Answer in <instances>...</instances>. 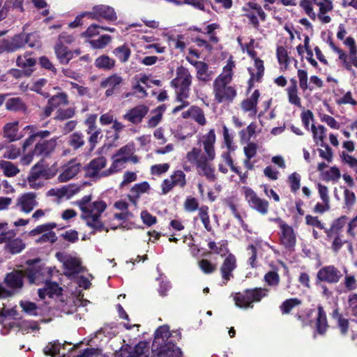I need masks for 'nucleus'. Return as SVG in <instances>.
<instances>
[{
  "label": "nucleus",
  "instance_id": "nucleus-1",
  "mask_svg": "<svg viewBox=\"0 0 357 357\" xmlns=\"http://www.w3.org/2000/svg\"><path fill=\"white\" fill-rule=\"evenodd\" d=\"M91 199V195H85L75 203L82 212L80 218L86 225L95 229H101L103 224L100 217L107 208V204L102 200L92 202Z\"/></svg>",
  "mask_w": 357,
  "mask_h": 357
},
{
  "label": "nucleus",
  "instance_id": "nucleus-2",
  "mask_svg": "<svg viewBox=\"0 0 357 357\" xmlns=\"http://www.w3.org/2000/svg\"><path fill=\"white\" fill-rule=\"evenodd\" d=\"M233 61H228L223 68L222 72L214 80L213 84V93L215 100L220 103L231 102L236 96V89L230 85L233 77Z\"/></svg>",
  "mask_w": 357,
  "mask_h": 357
},
{
  "label": "nucleus",
  "instance_id": "nucleus-3",
  "mask_svg": "<svg viewBox=\"0 0 357 357\" xmlns=\"http://www.w3.org/2000/svg\"><path fill=\"white\" fill-rule=\"evenodd\" d=\"M185 159L187 162L196 166L199 175L204 176L208 180L213 181L216 179L215 169L209 163L208 156L202 153L199 148H193L187 153Z\"/></svg>",
  "mask_w": 357,
  "mask_h": 357
},
{
  "label": "nucleus",
  "instance_id": "nucleus-4",
  "mask_svg": "<svg viewBox=\"0 0 357 357\" xmlns=\"http://www.w3.org/2000/svg\"><path fill=\"white\" fill-rule=\"evenodd\" d=\"M268 294L267 289L255 288L243 292L235 293L233 296L235 305L241 308H252L254 302H259Z\"/></svg>",
  "mask_w": 357,
  "mask_h": 357
},
{
  "label": "nucleus",
  "instance_id": "nucleus-5",
  "mask_svg": "<svg viewBox=\"0 0 357 357\" xmlns=\"http://www.w3.org/2000/svg\"><path fill=\"white\" fill-rule=\"evenodd\" d=\"M172 85L176 89L177 100L182 101L189 96L192 76L189 70L183 66L176 69V77L172 81Z\"/></svg>",
  "mask_w": 357,
  "mask_h": 357
},
{
  "label": "nucleus",
  "instance_id": "nucleus-6",
  "mask_svg": "<svg viewBox=\"0 0 357 357\" xmlns=\"http://www.w3.org/2000/svg\"><path fill=\"white\" fill-rule=\"evenodd\" d=\"M24 273L22 271H13L6 275L4 282L10 289H6L0 286V298L9 297L14 294L16 290L23 287Z\"/></svg>",
  "mask_w": 357,
  "mask_h": 357
},
{
  "label": "nucleus",
  "instance_id": "nucleus-7",
  "mask_svg": "<svg viewBox=\"0 0 357 357\" xmlns=\"http://www.w3.org/2000/svg\"><path fill=\"white\" fill-rule=\"evenodd\" d=\"M56 256L62 263L66 275L70 277L84 271L79 258L66 253H56Z\"/></svg>",
  "mask_w": 357,
  "mask_h": 357
},
{
  "label": "nucleus",
  "instance_id": "nucleus-8",
  "mask_svg": "<svg viewBox=\"0 0 357 357\" xmlns=\"http://www.w3.org/2000/svg\"><path fill=\"white\" fill-rule=\"evenodd\" d=\"M243 10L245 12L244 15L249 20L252 26L259 30L260 25L257 15L261 21H265L266 18V15L261 6L255 2L250 1L243 6Z\"/></svg>",
  "mask_w": 357,
  "mask_h": 357
},
{
  "label": "nucleus",
  "instance_id": "nucleus-9",
  "mask_svg": "<svg viewBox=\"0 0 357 357\" xmlns=\"http://www.w3.org/2000/svg\"><path fill=\"white\" fill-rule=\"evenodd\" d=\"M56 227L54 222H49L37 226L30 231V236H36L43 234L41 236L36 240L38 243H54L57 240L55 232L52 231Z\"/></svg>",
  "mask_w": 357,
  "mask_h": 357
},
{
  "label": "nucleus",
  "instance_id": "nucleus-10",
  "mask_svg": "<svg viewBox=\"0 0 357 357\" xmlns=\"http://www.w3.org/2000/svg\"><path fill=\"white\" fill-rule=\"evenodd\" d=\"M38 206L37 195L35 192H25L16 199L15 207L21 212L29 214Z\"/></svg>",
  "mask_w": 357,
  "mask_h": 357
},
{
  "label": "nucleus",
  "instance_id": "nucleus-11",
  "mask_svg": "<svg viewBox=\"0 0 357 357\" xmlns=\"http://www.w3.org/2000/svg\"><path fill=\"white\" fill-rule=\"evenodd\" d=\"M341 277L340 271L333 265L322 267L317 274V280L329 284L337 283Z\"/></svg>",
  "mask_w": 357,
  "mask_h": 357
},
{
  "label": "nucleus",
  "instance_id": "nucleus-12",
  "mask_svg": "<svg viewBox=\"0 0 357 357\" xmlns=\"http://www.w3.org/2000/svg\"><path fill=\"white\" fill-rule=\"evenodd\" d=\"M244 195L246 201L250 206L261 214H266L268 212V203L264 199H260L256 193L249 188H244Z\"/></svg>",
  "mask_w": 357,
  "mask_h": 357
},
{
  "label": "nucleus",
  "instance_id": "nucleus-13",
  "mask_svg": "<svg viewBox=\"0 0 357 357\" xmlns=\"http://www.w3.org/2000/svg\"><path fill=\"white\" fill-rule=\"evenodd\" d=\"M216 136L215 130L211 129L206 134L203 135L198 140L203 146L204 156H208L210 160H214L215 158V143Z\"/></svg>",
  "mask_w": 357,
  "mask_h": 357
},
{
  "label": "nucleus",
  "instance_id": "nucleus-14",
  "mask_svg": "<svg viewBox=\"0 0 357 357\" xmlns=\"http://www.w3.org/2000/svg\"><path fill=\"white\" fill-rule=\"evenodd\" d=\"M236 259L233 254H229L220 266L222 285H225L233 277V271L236 268Z\"/></svg>",
  "mask_w": 357,
  "mask_h": 357
},
{
  "label": "nucleus",
  "instance_id": "nucleus-15",
  "mask_svg": "<svg viewBox=\"0 0 357 357\" xmlns=\"http://www.w3.org/2000/svg\"><path fill=\"white\" fill-rule=\"evenodd\" d=\"M149 107L144 105H137L128 110L123 119L134 125L140 123L149 112Z\"/></svg>",
  "mask_w": 357,
  "mask_h": 357
},
{
  "label": "nucleus",
  "instance_id": "nucleus-16",
  "mask_svg": "<svg viewBox=\"0 0 357 357\" xmlns=\"http://www.w3.org/2000/svg\"><path fill=\"white\" fill-rule=\"evenodd\" d=\"M81 185L70 184L61 188H52L47 192L48 196L56 197L59 199L66 197L70 199L81 191Z\"/></svg>",
  "mask_w": 357,
  "mask_h": 357
},
{
  "label": "nucleus",
  "instance_id": "nucleus-17",
  "mask_svg": "<svg viewBox=\"0 0 357 357\" xmlns=\"http://www.w3.org/2000/svg\"><path fill=\"white\" fill-rule=\"evenodd\" d=\"M280 228L281 229L280 241L287 248H291L296 244V238L293 228L279 220Z\"/></svg>",
  "mask_w": 357,
  "mask_h": 357
},
{
  "label": "nucleus",
  "instance_id": "nucleus-18",
  "mask_svg": "<svg viewBox=\"0 0 357 357\" xmlns=\"http://www.w3.org/2000/svg\"><path fill=\"white\" fill-rule=\"evenodd\" d=\"M107 160L104 157H98L92 160L87 167V174L90 177L101 178L106 176L102 175L104 171L102 169L106 166Z\"/></svg>",
  "mask_w": 357,
  "mask_h": 357
},
{
  "label": "nucleus",
  "instance_id": "nucleus-19",
  "mask_svg": "<svg viewBox=\"0 0 357 357\" xmlns=\"http://www.w3.org/2000/svg\"><path fill=\"white\" fill-rule=\"evenodd\" d=\"M80 170V165L75 161H70L62 168V172L58 176L60 182H67L74 178Z\"/></svg>",
  "mask_w": 357,
  "mask_h": 357
},
{
  "label": "nucleus",
  "instance_id": "nucleus-20",
  "mask_svg": "<svg viewBox=\"0 0 357 357\" xmlns=\"http://www.w3.org/2000/svg\"><path fill=\"white\" fill-rule=\"evenodd\" d=\"M3 137L9 142L20 140L22 135L19 133V121H13L5 124L3 128Z\"/></svg>",
  "mask_w": 357,
  "mask_h": 357
},
{
  "label": "nucleus",
  "instance_id": "nucleus-21",
  "mask_svg": "<svg viewBox=\"0 0 357 357\" xmlns=\"http://www.w3.org/2000/svg\"><path fill=\"white\" fill-rule=\"evenodd\" d=\"M122 81L123 79L120 75L117 74H113L103 79L100 82V86L102 88L107 89L105 95L107 96H109L114 93V90L119 88Z\"/></svg>",
  "mask_w": 357,
  "mask_h": 357
},
{
  "label": "nucleus",
  "instance_id": "nucleus-22",
  "mask_svg": "<svg viewBox=\"0 0 357 357\" xmlns=\"http://www.w3.org/2000/svg\"><path fill=\"white\" fill-rule=\"evenodd\" d=\"M260 94L255 90L248 98L241 102V108L245 112H248L250 116H255L257 112V102Z\"/></svg>",
  "mask_w": 357,
  "mask_h": 357
},
{
  "label": "nucleus",
  "instance_id": "nucleus-23",
  "mask_svg": "<svg viewBox=\"0 0 357 357\" xmlns=\"http://www.w3.org/2000/svg\"><path fill=\"white\" fill-rule=\"evenodd\" d=\"M56 144V138L37 143L33 150V154L37 156L47 155L52 153Z\"/></svg>",
  "mask_w": 357,
  "mask_h": 357
},
{
  "label": "nucleus",
  "instance_id": "nucleus-24",
  "mask_svg": "<svg viewBox=\"0 0 357 357\" xmlns=\"http://www.w3.org/2000/svg\"><path fill=\"white\" fill-rule=\"evenodd\" d=\"M196 68L197 78L204 82L211 81L213 76V73L209 70L208 65L203 61H195L192 63Z\"/></svg>",
  "mask_w": 357,
  "mask_h": 357
},
{
  "label": "nucleus",
  "instance_id": "nucleus-25",
  "mask_svg": "<svg viewBox=\"0 0 357 357\" xmlns=\"http://www.w3.org/2000/svg\"><path fill=\"white\" fill-rule=\"evenodd\" d=\"M62 289L59 287L56 282L47 281L43 288L38 289V296L43 299L46 296L53 297L61 294Z\"/></svg>",
  "mask_w": 357,
  "mask_h": 357
},
{
  "label": "nucleus",
  "instance_id": "nucleus-26",
  "mask_svg": "<svg viewBox=\"0 0 357 357\" xmlns=\"http://www.w3.org/2000/svg\"><path fill=\"white\" fill-rule=\"evenodd\" d=\"M97 20L102 18L107 21H115L117 20V15L114 9L107 5L96 6Z\"/></svg>",
  "mask_w": 357,
  "mask_h": 357
},
{
  "label": "nucleus",
  "instance_id": "nucleus-27",
  "mask_svg": "<svg viewBox=\"0 0 357 357\" xmlns=\"http://www.w3.org/2000/svg\"><path fill=\"white\" fill-rule=\"evenodd\" d=\"M26 36V33H20L14 36L10 40H7L8 52H13L21 48L26 45V40L29 39Z\"/></svg>",
  "mask_w": 357,
  "mask_h": 357
},
{
  "label": "nucleus",
  "instance_id": "nucleus-28",
  "mask_svg": "<svg viewBox=\"0 0 357 357\" xmlns=\"http://www.w3.org/2000/svg\"><path fill=\"white\" fill-rule=\"evenodd\" d=\"M181 349L172 342L162 345L158 352V357H181Z\"/></svg>",
  "mask_w": 357,
  "mask_h": 357
},
{
  "label": "nucleus",
  "instance_id": "nucleus-29",
  "mask_svg": "<svg viewBox=\"0 0 357 357\" xmlns=\"http://www.w3.org/2000/svg\"><path fill=\"white\" fill-rule=\"evenodd\" d=\"M55 54L59 62L66 65L73 59V53L63 46L61 43H57L54 47Z\"/></svg>",
  "mask_w": 357,
  "mask_h": 357
},
{
  "label": "nucleus",
  "instance_id": "nucleus-30",
  "mask_svg": "<svg viewBox=\"0 0 357 357\" xmlns=\"http://www.w3.org/2000/svg\"><path fill=\"white\" fill-rule=\"evenodd\" d=\"M347 222V217L342 215L335 220L331 227L325 230L326 235H342L343 229Z\"/></svg>",
  "mask_w": 357,
  "mask_h": 357
},
{
  "label": "nucleus",
  "instance_id": "nucleus-31",
  "mask_svg": "<svg viewBox=\"0 0 357 357\" xmlns=\"http://www.w3.org/2000/svg\"><path fill=\"white\" fill-rule=\"evenodd\" d=\"M290 86L287 89L289 102L298 107H301V100L298 96L297 82L296 79H290Z\"/></svg>",
  "mask_w": 357,
  "mask_h": 357
},
{
  "label": "nucleus",
  "instance_id": "nucleus-32",
  "mask_svg": "<svg viewBox=\"0 0 357 357\" xmlns=\"http://www.w3.org/2000/svg\"><path fill=\"white\" fill-rule=\"evenodd\" d=\"M248 71L250 74V81H259L264 72V61L258 58H255L254 67L249 68Z\"/></svg>",
  "mask_w": 357,
  "mask_h": 357
},
{
  "label": "nucleus",
  "instance_id": "nucleus-33",
  "mask_svg": "<svg viewBox=\"0 0 357 357\" xmlns=\"http://www.w3.org/2000/svg\"><path fill=\"white\" fill-rule=\"evenodd\" d=\"M170 336L169 328L167 326L159 327L155 333V338L153 342V349H158V347L161 345L163 342L167 340Z\"/></svg>",
  "mask_w": 357,
  "mask_h": 357
},
{
  "label": "nucleus",
  "instance_id": "nucleus-34",
  "mask_svg": "<svg viewBox=\"0 0 357 357\" xmlns=\"http://www.w3.org/2000/svg\"><path fill=\"white\" fill-rule=\"evenodd\" d=\"M47 81L44 78H40L32 82L29 86V89L32 91L36 92L43 96L47 98L50 96V93L47 89Z\"/></svg>",
  "mask_w": 357,
  "mask_h": 357
},
{
  "label": "nucleus",
  "instance_id": "nucleus-35",
  "mask_svg": "<svg viewBox=\"0 0 357 357\" xmlns=\"http://www.w3.org/2000/svg\"><path fill=\"white\" fill-rule=\"evenodd\" d=\"M116 61L114 59L110 58L107 55H100L95 60V66L100 70H110L115 66Z\"/></svg>",
  "mask_w": 357,
  "mask_h": 357
},
{
  "label": "nucleus",
  "instance_id": "nucleus-36",
  "mask_svg": "<svg viewBox=\"0 0 357 357\" xmlns=\"http://www.w3.org/2000/svg\"><path fill=\"white\" fill-rule=\"evenodd\" d=\"M113 162L110 165L109 168L104 170V172L102 174L103 176H110L115 173H117L121 171L123 169L126 167V163L127 162L121 158L116 157L115 155L112 156Z\"/></svg>",
  "mask_w": 357,
  "mask_h": 357
},
{
  "label": "nucleus",
  "instance_id": "nucleus-37",
  "mask_svg": "<svg viewBox=\"0 0 357 357\" xmlns=\"http://www.w3.org/2000/svg\"><path fill=\"white\" fill-rule=\"evenodd\" d=\"M25 248V243L20 238H11L7 241L5 249L15 255L21 252Z\"/></svg>",
  "mask_w": 357,
  "mask_h": 357
},
{
  "label": "nucleus",
  "instance_id": "nucleus-38",
  "mask_svg": "<svg viewBox=\"0 0 357 357\" xmlns=\"http://www.w3.org/2000/svg\"><path fill=\"white\" fill-rule=\"evenodd\" d=\"M164 109L162 107H158L151 112V116L146 122V127L149 128H155L162 121Z\"/></svg>",
  "mask_w": 357,
  "mask_h": 357
},
{
  "label": "nucleus",
  "instance_id": "nucleus-39",
  "mask_svg": "<svg viewBox=\"0 0 357 357\" xmlns=\"http://www.w3.org/2000/svg\"><path fill=\"white\" fill-rule=\"evenodd\" d=\"M0 169L8 177L15 176L20 172V169L15 165L11 162L3 160H0Z\"/></svg>",
  "mask_w": 357,
  "mask_h": 357
},
{
  "label": "nucleus",
  "instance_id": "nucleus-40",
  "mask_svg": "<svg viewBox=\"0 0 357 357\" xmlns=\"http://www.w3.org/2000/svg\"><path fill=\"white\" fill-rule=\"evenodd\" d=\"M135 148L132 143H129L118 150L114 154L116 157L121 158L126 162L130 160L131 155L135 153Z\"/></svg>",
  "mask_w": 357,
  "mask_h": 357
},
{
  "label": "nucleus",
  "instance_id": "nucleus-41",
  "mask_svg": "<svg viewBox=\"0 0 357 357\" xmlns=\"http://www.w3.org/2000/svg\"><path fill=\"white\" fill-rule=\"evenodd\" d=\"M328 239L331 242V250L337 253L342 246L348 243V241L344 238L343 235H326Z\"/></svg>",
  "mask_w": 357,
  "mask_h": 357
},
{
  "label": "nucleus",
  "instance_id": "nucleus-42",
  "mask_svg": "<svg viewBox=\"0 0 357 357\" xmlns=\"http://www.w3.org/2000/svg\"><path fill=\"white\" fill-rule=\"evenodd\" d=\"M48 102L54 108L56 109L61 106H65L68 104V96L65 93H59L56 95L52 96Z\"/></svg>",
  "mask_w": 357,
  "mask_h": 357
},
{
  "label": "nucleus",
  "instance_id": "nucleus-43",
  "mask_svg": "<svg viewBox=\"0 0 357 357\" xmlns=\"http://www.w3.org/2000/svg\"><path fill=\"white\" fill-rule=\"evenodd\" d=\"M36 59L31 56L29 52L18 56L16 60L17 66L22 68L32 67L36 64Z\"/></svg>",
  "mask_w": 357,
  "mask_h": 357
},
{
  "label": "nucleus",
  "instance_id": "nucleus-44",
  "mask_svg": "<svg viewBox=\"0 0 357 357\" xmlns=\"http://www.w3.org/2000/svg\"><path fill=\"white\" fill-rule=\"evenodd\" d=\"M6 107L10 111H24L26 106L20 98H12L6 102Z\"/></svg>",
  "mask_w": 357,
  "mask_h": 357
},
{
  "label": "nucleus",
  "instance_id": "nucleus-45",
  "mask_svg": "<svg viewBox=\"0 0 357 357\" xmlns=\"http://www.w3.org/2000/svg\"><path fill=\"white\" fill-rule=\"evenodd\" d=\"M45 174L46 170L44 166L38 162L32 167L27 179H41L42 177H45Z\"/></svg>",
  "mask_w": 357,
  "mask_h": 357
},
{
  "label": "nucleus",
  "instance_id": "nucleus-46",
  "mask_svg": "<svg viewBox=\"0 0 357 357\" xmlns=\"http://www.w3.org/2000/svg\"><path fill=\"white\" fill-rule=\"evenodd\" d=\"M328 327L326 314L321 306L318 307V317L317 319V328L319 333H324Z\"/></svg>",
  "mask_w": 357,
  "mask_h": 357
},
{
  "label": "nucleus",
  "instance_id": "nucleus-47",
  "mask_svg": "<svg viewBox=\"0 0 357 357\" xmlns=\"http://www.w3.org/2000/svg\"><path fill=\"white\" fill-rule=\"evenodd\" d=\"M311 131L313 135V139L316 144L324 142L326 137V128L324 126H315L314 124H312Z\"/></svg>",
  "mask_w": 357,
  "mask_h": 357
},
{
  "label": "nucleus",
  "instance_id": "nucleus-48",
  "mask_svg": "<svg viewBox=\"0 0 357 357\" xmlns=\"http://www.w3.org/2000/svg\"><path fill=\"white\" fill-rule=\"evenodd\" d=\"M114 54L120 60L122 63L128 61L130 56V50L126 45H122L115 48L113 51Z\"/></svg>",
  "mask_w": 357,
  "mask_h": 357
},
{
  "label": "nucleus",
  "instance_id": "nucleus-49",
  "mask_svg": "<svg viewBox=\"0 0 357 357\" xmlns=\"http://www.w3.org/2000/svg\"><path fill=\"white\" fill-rule=\"evenodd\" d=\"M356 203V195L354 192L349 189L344 191V205L343 208L350 211Z\"/></svg>",
  "mask_w": 357,
  "mask_h": 357
},
{
  "label": "nucleus",
  "instance_id": "nucleus-50",
  "mask_svg": "<svg viewBox=\"0 0 357 357\" xmlns=\"http://www.w3.org/2000/svg\"><path fill=\"white\" fill-rule=\"evenodd\" d=\"M112 38L109 35H102L97 39L89 41L90 45L94 49H103L110 43Z\"/></svg>",
  "mask_w": 357,
  "mask_h": 357
},
{
  "label": "nucleus",
  "instance_id": "nucleus-51",
  "mask_svg": "<svg viewBox=\"0 0 357 357\" xmlns=\"http://www.w3.org/2000/svg\"><path fill=\"white\" fill-rule=\"evenodd\" d=\"M170 178L172 179L175 186L183 188L186 185L185 174L181 170L174 171L170 176Z\"/></svg>",
  "mask_w": 357,
  "mask_h": 357
},
{
  "label": "nucleus",
  "instance_id": "nucleus-52",
  "mask_svg": "<svg viewBox=\"0 0 357 357\" xmlns=\"http://www.w3.org/2000/svg\"><path fill=\"white\" fill-rule=\"evenodd\" d=\"M191 118L195 120L197 123L201 126H204L206 123V120L204 114L203 110L197 107H191Z\"/></svg>",
  "mask_w": 357,
  "mask_h": 357
},
{
  "label": "nucleus",
  "instance_id": "nucleus-53",
  "mask_svg": "<svg viewBox=\"0 0 357 357\" xmlns=\"http://www.w3.org/2000/svg\"><path fill=\"white\" fill-rule=\"evenodd\" d=\"M149 348L148 344L144 342H140L135 346L131 357H149Z\"/></svg>",
  "mask_w": 357,
  "mask_h": 357
},
{
  "label": "nucleus",
  "instance_id": "nucleus-54",
  "mask_svg": "<svg viewBox=\"0 0 357 357\" xmlns=\"http://www.w3.org/2000/svg\"><path fill=\"white\" fill-rule=\"evenodd\" d=\"M342 162L351 168L356 173H357V158L351 155L345 151H342L340 154Z\"/></svg>",
  "mask_w": 357,
  "mask_h": 357
},
{
  "label": "nucleus",
  "instance_id": "nucleus-55",
  "mask_svg": "<svg viewBox=\"0 0 357 357\" xmlns=\"http://www.w3.org/2000/svg\"><path fill=\"white\" fill-rule=\"evenodd\" d=\"M84 144V136L81 133L74 132L69 137L68 144L74 149H77Z\"/></svg>",
  "mask_w": 357,
  "mask_h": 357
},
{
  "label": "nucleus",
  "instance_id": "nucleus-56",
  "mask_svg": "<svg viewBox=\"0 0 357 357\" xmlns=\"http://www.w3.org/2000/svg\"><path fill=\"white\" fill-rule=\"evenodd\" d=\"M20 149L15 145L11 144L6 147L3 157L9 160H15L20 155Z\"/></svg>",
  "mask_w": 357,
  "mask_h": 357
},
{
  "label": "nucleus",
  "instance_id": "nucleus-57",
  "mask_svg": "<svg viewBox=\"0 0 357 357\" xmlns=\"http://www.w3.org/2000/svg\"><path fill=\"white\" fill-rule=\"evenodd\" d=\"M335 101L339 105H350L351 106H356L357 105V102L353 97V94L351 91H347L344 93L342 96L337 98Z\"/></svg>",
  "mask_w": 357,
  "mask_h": 357
},
{
  "label": "nucleus",
  "instance_id": "nucleus-58",
  "mask_svg": "<svg viewBox=\"0 0 357 357\" xmlns=\"http://www.w3.org/2000/svg\"><path fill=\"white\" fill-rule=\"evenodd\" d=\"M149 189L150 185L149 183L144 181L133 185L131 188V192L136 198H138L142 194L147 192Z\"/></svg>",
  "mask_w": 357,
  "mask_h": 357
},
{
  "label": "nucleus",
  "instance_id": "nucleus-59",
  "mask_svg": "<svg viewBox=\"0 0 357 357\" xmlns=\"http://www.w3.org/2000/svg\"><path fill=\"white\" fill-rule=\"evenodd\" d=\"M75 115V109L73 107H68L66 109H59L56 111L55 119L59 121H63L73 117Z\"/></svg>",
  "mask_w": 357,
  "mask_h": 357
},
{
  "label": "nucleus",
  "instance_id": "nucleus-60",
  "mask_svg": "<svg viewBox=\"0 0 357 357\" xmlns=\"http://www.w3.org/2000/svg\"><path fill=\"white\" fill-rule=\"evenodd\" d=\"M345 277L344 284L348 291H353L357 289V280L355 276L347 273V271L344 269Z\"/></svg>",
  "mask_w": 357,
  "mask_h": 357
},
{
  "label": "nucleus",
  "instance_id": "nucleus-61",
  "mask_svg": "<svg viewBox=\"0 0 357 357\" xmlns=\"http://www.w3.org/2000/svg\"><path fill=\"white\" fill-rule=\"evenodd\" d=\"M24 130H29L30 132H33L35 135L36 139L37 137L40 139H45L50 136L51 132L49 130H38L35 125H29L24 127Z\"/></svg>",
  "mask_w": 357,
  "mask_h": 357
},
{
  "label": "nucleus",
  "instance_id": "nucleus-62",
  "mask_svg": "<svg viewBox=\"0 0 357 357\" xmlns=\"http://www.w3.org/2000/svg\"><path fill=\"white\" fill-rule=\"evenodd\" d=\"M265 282L272 287H276L280 282V276L275 271H271L264 275Z\"/></svg>",
  "mask_w": 357,
  "mask_h": 357
},
{
  "label": "nucleus",
  "instance_id": "nucleus-63",
  "mask_svg": "<svg viewBox=\"0 0 357 357\" xmlns=\"http://www.w3.org/2000/svg\"><path fill=\"white\" fill-rule=\"evenodd\" d=\"M184 209L188 212H193L199 208L198 200L192 197H188L183 204Z\"/></svg>",
  "mask_w": 357,
  "mask_h": 357
},
{
  "label": "nucleus",
  "instance_id": "nucleus-64",
  "mask_svg": "<svg viewBox=\"0 0 357 357\" xmlns=\"http://www.w3.org/2000/svg\"><path fill=\"white\" fill-rule=\"evenodd\" d=\"M198 265L206 274L212 273L216 270V266L207 259H202L199 261Z\"/></svg>",
  "mask_w": 357,
  "mask_h": 357
}]
</instances>
